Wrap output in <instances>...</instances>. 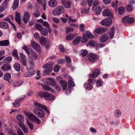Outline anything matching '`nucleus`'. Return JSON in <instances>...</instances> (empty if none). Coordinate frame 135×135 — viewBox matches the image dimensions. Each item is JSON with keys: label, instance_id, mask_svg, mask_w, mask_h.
Instances as JSON below:
<instances>
[{"label": "nucleus", "instance_id": "nucleus-1", "mask_svg": "<svg viewBox=\"0 0 135 135\" xmlns=\"http://www.w3.org/2000/svg\"><path fill=\"white\" fill-rule=\"evenodd\" d=\"M28 60L29 63L30 64V68H28V70H31L33 68L34 64V61L36 60L38 56L35 52H32L30 54L28 55Z\"/></svg>", "mask_w": 135, "mask_h": 135}, {"label": "nucleus", "instance_id": "nucleus-2", "mask_svg": "<svg viewBox=\"0 0 135 135\" xmlns=\"http://www.w3.org/2000/svg\"><path fill=\"white\" fill-rule=\"evenodd\" d=\"M25 113L28 118L32 122H35L38 124L41 123L40 120L33 113L25 112Z\"/></svg>", "mask_w": 135, "mask_h": 135}, {"label": "nucleus", "instance_id": "nucleus-3", "mask_svg": "<svg viewBox=\"0 0 135 135\" xmlns=\"http://www.w3.org/2000/svg\"><path fill=\"white\" fill-rule=\"evenodd\" d=\"M64 11V8L63 7L60 6L56 8L53 11L52 13L54 16H58L62 14Z\"/></svg>", "mask_w": 135, "mask_h": 135}, {"label": "nucleus", "instance_id": "nucleus-4", "mask_svg": "<svg viewBox=\"0 0 135 135\" xmlns=\"http://www.w3.org/2000/svg\"><path fill=\"white\" fill-rule=\"evenodd\" d=\"M43 81L45 84L52 86H55L56 85L55 79L52 78H45L43 80Z\"/></svg>", "mask_w": 135, "mask_h": 135}, {"label": "nucleus", "instance_id": "nucleus-5", "mask_svg": "<svg viewBox=\"0 0 135 135\" xmlns=\"http://www.w3.org/2000/svg\"><path fill=\"white\" fill-rule=\"evenodd\" d=\"M34 113L40 118H42L45 116V114L44 111L38 108H34L33 110Z\"/></svg>", "mask_w": 135, "mask_h": 135}, {"label": "nucleus", "instance_id": "nucleus-6", "mask_svg": "<svg viewBox=\"0 0 135 135\" xmlns=\"http://www.w3.org/2000/svg\"><path fill=\"white\" fill-rule=\"evenodd\" d=\"M93 37V35L90 32H88L86 33L83 35L81 42L82 43H85L87 41L89 38H92Z\"/></svg>", "mask_w": 135, "mask_h": 135}, {"label": "nucleus", "instance_id": "nucleus-7", "mask_svg": "<svg viewBox=\"0 0 135 135\" xmlns=\"http://www.w3.org/2000/svg\"><path fill=\"white\" fill-rule=\"evenodd\" d=\"M88 57L89 61L92 63L95 61L99 57L98 55L93 53L89 54L88 55Z\"/></svg>", "mask_w": 135, "mask_h": 135}, {"label": "nucleus", "instance_id": "nucleus-8", "mask_svg": "<svg viewBox=\"0 0 135 135\" xmlns=\"http://www.w3.org/2000/svg\"><path fill=\"white\" fill-rule=\"evenodd\" d=\"M122 21L124 23H132L134 21L133 18L132 17H129L127 16L124 17L122 19Z\"/></svg>", "mask_w": 135, "mask_h": 135}, {"label": "nucleus", "instance_id": "nucleus-9", "mask_svg": "<svg viewBox=\"0 0 135 135\" xmlns=\"http://www.w3.org/2000/svg\"><path fill=\"white\" fill-rule=\"evenodd\" d=\"M112 22V20L109 18L104 19L101 22V24L103 26H109L110 25Z\"/></svg>", "mask_w": 135, "mask_h": 135}, {"label": "nucleus", "instance_id": "nucleus-10", "mask_svg": "<svg viewBox=\"0 0 135 135\" xmlns=\"http://www.w3.org/2000/svg\"><path fill=\"white\" fill-rule=\"evenodd\" d=\"M30 13L27 12H24L23 14V20L26 23H27L29 21L30 18Z\"/></svg>", "mask_w": 135, "mask_h": 135}, {"label": "nucleus", "instance_id": "nucleus-11", "mask_svg": "<svg viewBox=\"0 0 135 135\" xmlns=\"http://www.w3.org/2000/svg\"><path fill=\"white\" fill-rule=\"evenodd\" d=\"M61 3L66 8H70L71 4V2L70 1L66 0H62L61 1Z\"/></svg>", "mask_w": 135, "mask_h": 135}, {"label": "nucleus", "instance_id": "nucleus-12", "mask_svg": "<svg viewBox=\"0 0 135 135\" xmlns=\"http://www.w3.org/2000/svg\"><path fill=\"white\" fill-rule=\"evenodd\" d=\"M103 16L109 17L111 18H113V15L111 12L108 9H105L104 10L102 13Z\"/></svg>", "mask_w": 135, "mask_h": 135}, {"label": "nucleus", "instance_id": "nucleus-13", "mask_svg": "<svg viewBox=\"0 0 135 135\" xmlns=\"http://www.w3.org/2000/svg\"><path fill=\"white\" fill-rule=\"evenodd\" d=\"M8 0H4L0 6V12H2L6 10L7 7Z\"/></svg>", "mask_w": 135, "mask_h": 135}, {"label": "nucleus", "instance_id": "nucleus-14", "mask_svg": "<svg viewBox=\"0 0 135 135\" xmlns=\"http://www.w3.org/2000/svg\"><path fill=\"white\" fill-rule=\"evenodd\" d=\"M31 44L32 47L36 50L38 52L40 51L41 47L38 44L34 41H33L31 42Z\"/></svg>", "mask_w": 135, "mask_h": 135}, {"label": "nucleus", "instance_id": "nucleus-15", "mask_svg": "<svg viewBox=\"0 0 135 135\" xmlns=\"http://www.w3.org/2000/svg\"><path fill=\"white\" fill-rule=\"evenodd\" d=\"M40 41L43 45L45 46L47 49L49 47V45L47 44L46 40L44 37H41L40 39Z\"/></svg>", "mask_w": 135, "mask_h": 135}, {"label": "nucleus", "instance_id": "nucleus-16", "mask_svg": "<svg viewBox=\"0 0 135 135\" xmlns=\"http://www.w3.org/2000/svg\"><path fill=\"white\" fill-rule=\"evenodd\" d=\"M50 94L46 92L41 91L38 93V95L41 97H44L45 100H47Z\"/></svg>", "mask_w": 135, "mask_h": 135}, {"label": "nucleus", "instance_id": "nucleus-17", "mask_svg": "<svg viewBox=\"0 0 135 135\" xmlns=\"http://www.w3.org/2000/svg\"><path fill=\"white\" fill-rule=\"evenodd\" d=\"M9 27L8 23L4 21L0 22V27L3 29H7Z\"/></svg>", "mask_w": 135, "mask_h": 135}, {"label": "nucleus", "instance_id": "nucleus-18", "mask_svg": "<svg viewBox=\"0 0 135 135\" xmlns=\"http://www.w3.org/2000/svg\"><path fill=\"white\" fill-rule=\"evenodd\" d=\"M34 105L36 107H37L39 108H41L44 109L48 113H50V112L49 110L45 105L41 104L37 102H35L34 103Z\"/></svg>", "mask_w": 135, "mask_h": 135}, {"label": "nucleus", "instance_id": "nucleus-19", "mask_svg": "<svg viewBox=\"0 0 135 135\" xmlns=\"http://www.w3.org/2000/svg\"><path fill=\"white\" fill-rule=\"evenodd\" d=\"M18 125L25 133H27L28 132V128L26 126L21 122L18 123Z\"/></svg>", "mask_w": 135, "mask_h": 135}, {"label": "nucleus", "instance_id": "nucleus-20", "mask_svg": "<svg viewBox=\"0 0 135 135\" xmlns=\"http://www.w3.org/2000/svg\"><path fill=\"white\" fill-rule=\"evenodd\" d=\"M107 30V28H98L96 29L94 31V32L97 34H101L104 32L106 31Z\"/></svg>", "mask_w": 135, "mask_h": 135}, {"label": "nucleus", "instance_id": "nucleus-21", "mask_svg": "<svg viewBox=\"0 0 135 135\" xmlns=\"http://www.w3.org/2000/svg\"><path fill=\"white\" fill-rule=\"evenodd\" d=\"M1 70L5 71H8L11 69L10 65L8 64H5L2 65L1 68Z\"/></svg>", "mask_w": 135, "mask_h": 135}, {"label": "nucleus", "instance_id": "nucleus-22", "mask_svg": "<svg viewBox=\"0 0 135 135\" xmlns=\"http://www.w3.org/2000/svg\"><path fill=\"white\" fill-rule=\"evenodd\" d=\"M89 45H90L91 46L95 47L97 50L98 49V47H97L98 45L97 44V42L96 41H94L92 40L89 41V42L87 44L86 46H88Z\"/></svg>", "mask_w": 135, "mask_h": 135}, {"label": "nucleus", "instance_id": "nucleus-23", "mask_svg": "<svg viewBox=\"0 0 135 135\" xmlns=\"http://www.w3.org/2000/svg\"><path fill=\"white\" fill-rule=\"evenodd\" d=\"M15 20L16 22L19 25H21V18L20 13L18 12H16V13Z\"/></svg>", "mask_w": 135, "mask_h": 135}, {"label": "nucleus", "instance_id": "nucleus-24", "mask_svg": "<svg viewBox=\"0 0 135 135\" xmlns=\"http://www.w3.org/2000/svg\"><path fill=\"white\" fill-rule=\"evenodd\" d=\"M92 9L95 11V14L97 15L100 14L102 10L101 7L99 6L94 8H92Z\"/></svg>", "mask_w": 135, "mask_h": 135}, {"label": "nucleus", "instance_id": "nucleus-25", "mask_svg": "<svg viewBox=\"0 0 135 135\" xmlns=\"http://www.w3.org/2000/svg\"><path fill=\"white\" fill-rule=\"evenodd\" d=\"M60 84L63 89L64 90H65L67 86V82L65 80H61L60 81Z\"/></svg>", "mask_w": 135, "mask_h": 135}, {"label": "nucleus", "instance_id": "nucleus-26", "mask_svg": "<svg viewBox=\"0 0 135 135\" xmlns=\"http://www.w3.org/2000/svg\"><path fill=\"white\" fill-rule=\"evenodd\" d=\"M99 73V71L98 69H96L94 70L92 74H89L90 76L94 78H96Z\"/></svg>", "mask_w": 135, "mask_h": 135}, {"label": "nucleus", "instance_id": "nucleus-27", "mask_svg": "<svg viewBox=\"0 0 135 135\" xmlns=\"http://www.w3.org/2000/svg\"><path fill=\"white\" fill-rule=\"evenodd\" d=\"M20 57L21 58L22 64L25 66H26V58L25 56L23 54H20Z\"/></svg>", "mask_w": 135, "mask_h": 135}, {"label": "nucleus", "instance_id": "nucleus-28", "mask_svg": "<svg viewBox=\"0 0 135 135\" xmlns=\"http://www.w3.org/2000/svg\"><path fill=\"white\" fill-rule=\"evenodd\" d=\"M108 37L107 35L104 34L100 37V41L103 42H106L108 39Z\"/></svg>", "mask_w": 135, "mask_h": 135}, {"label": "nucleus", "instance_id": "nucleus-29", "mask_svg": "<svg viewBox=\"0 0 135 135\" xmlns=\"http://www.w3.org/2000/svg\"><path fill=\"white\" fill-rule=\"evenodd\" d=\"M115 29L114 27L110 29L108 32L109 37L111 39H112L114 36Z\"/></svg>", "mask_w": 135, "mask_h": 135}, {"label": "nucleus", "instance_id": "nucleus-30", "mask_svg": "<svg viewBox=\"0 0 135 135\" xmlns=\"http://www.w3.org/2000/svg\"><path fill=\"white\" fill-rule=\"evenodd\" d=\"M49 5L52 7H54L57 5V2L55 0H50L48 2Z\"/></svg>", "mask_w": 135, "mask_h": 135}, {"label": "nucleus", "instance_id": "nucleus-31", "mask_svg": "<svg viewBox=\"0 0 135 135\" xmlns=\"http://www.w3.org/2000/svg\"><path fill=\"white\" fill-rule=\"evenodd\" d=\"M9 44V41L7 40L0 41V46H7Z\"/></svg>", "mask_w": 135, "mask_h": 135}, {"label": "nucleus", "instance_id": "nucleus-32", "mask_svg": "<svg viewBox=\"0 0 135 135\" xmlns=\"http://www.w3.org/2000/svg\"><path fill=\"white\" fill-rule=\"evenodd\" d=\"M39 85L40 86H41L44 89L46 90L50 91H53V90L51 88L46 85L41 83L39 84Z\"/></svg>", "mask_w": 135, "mask_h": 135}, {"label": "nucleus", "instance_id": "nucleus-33", "mask_svg": "<svg viewBox=\"0 0 135 135\" xmlns=\"http://www.w3.org/2000/svg\"><path fill=\"white\" fill-rule=\"evenodd\" d=\"M68 85L69 87H73L75 85V84L73 81L72 78L69 77L68 79Z\"/></svg>", "mask_w": 135, "mask_h": 135}, {"label": "nucleus", "instance_id": "nucleus-34", "mask_svg": "<svg viewBox=\"0 0 135 135\" xmlns=\"http://www.w3.org/2000/svg\"><path fill=\"white\" fill-rule=\"evenodd\" d=\"M54 64V63L53 62H50L49 63L46 64L44 65L42 68L43 69H45L47 68H52V66Z\"/></svg>", "mask_w": 135, "mask_h": 135}, {"label": "nucleus", "instance_id": "nucleus-35", "mask_svg": "<svg viewBox=\"0 0 135 135\" xmlns=\"http://www.w3.org/2000/svg\"><path fill=\"white\" fill-rule=\"evenodd\" d=\"M19 0H14L12 8L13 10H15L18 7L19 5Z\"/></svg>", "mask_w": 135, "mask_h": 135}, {"label": "nucleus", "instance_id": "nucleus-36", "mask_svg": "<svg viewBox=\"0 0 135 135\" xmlns=\"http://www.w3.org/2000/svg\"><path fill=\"white\" fill-rule=\"evenodd\" d=\"M34 71H32L30 72H26L24 73L23 76L26 77H30L35 74Z\"/></svg>", "mask_w": 135, "mask_h": 135}, {"label": "nucleus", "instance_id": "nucleus-37", "mask_svg": "<svg viewBox=\"0 0 135 135\" xmlns=\"http://www.w3.org/2000/svg\"><path fill=\"white\" fill-rule=\"evenodd\" d=\"M81 37L80 36H78L73 41V44L74 45L78 44L80 41Z\"/></svg>", "mask_w": 135, "mask_h": 135}, {"label": "nucleus", "instance_id": "nucleus-38", "mask_svg": "<svg viewBox=\"0 0 135 135\" xmlns=\"http://www.w3.org/2000/svg\"><path fill=\"white\" fill-rule=\"evenodd\" d=\"M84 85L85 88L87 90H91L93 88L92 85L88 83H85Z\"/></svg>", "mask_w": 135, "mask_h": 135}, {"label": "nucleus", "instance_id": "nucleus-39", "mask_svg": "<svg viewBox=\"0 0 135 135\" xmlns=\"http://www.w3.org/2000/svg\"><path fill=\"white\" fill-rule=\"evenodd\" d=\"M4 20L8 21L10 23L11 25L12 26L14 30L16 31L17 29L15 24L12 22L10 21V19L8 18H5L4 19Z\"/></svg>", "mask_w": 135, "mask_h": 135}, {"label": "nucleus", "instance_id": "nucleus-40", "mask_svg": "<svg viewBox=\"0 0 135 135\" xmlns=\"http://www.w3.org/2000/svg\"><path fill=\"white\" fill-rule=\"evenodd\" d=\"M14 68L17 71H19L21 69V67L20 64L17 63H15L14 65Z\"/></svg>", "mask_w": 135, "mask_h": 135}, {"label": "nucleus", "instance_id": "nucleus-41", "mask_svg": "<svg viewBox=\"0 0 135 135\" xmlns=\"http://www.w3.org/2000/svg\"><path fill=\"white\" fill-rule=\"evenodd\" d=\"M40 31L41 34L43 35L46 36L47 35V31L46 29L44 28H43Z\"/></svg>", "mask_w": 135, "mask_h": 135}, {"label": "nucleus", "instance_id": "nucleus-42", "mask_svg": "<svg viewBox=\"0 0 135 135\" xmlns=\"http://www.w3.org/2000/svg\"><path fill=\"white\" fill-rule=\"evenodd\" d=\"M11 78V75L9 73H6L4 76V79L5 80L8 81Z\"/></svg>", "mask_w": 135, "mask_h": 135}, {"label": "nucleus", "instance_id": "nucleus-43", "mask_svg": "<svg viewBox=\"0 0 135 135\" xmlns=\"http://www.w3.org/2000/svg\"><path fill=\"white\" fill-rule=\"evenodd\" d=\"M27 123L29 126L31 130H32L33 129L34 126L32 123L29 121L27 119H26Z\"/></svg>", "mask_w": 135, "mask_h": 135}, {"label": "nucleus", "instance_id": "nucleus-44", "mask_svg": "<svg viewBox=\"0 0 135 135\" xmlns=\"http://www.w3.org/2000/svg\"><path fill=\"white\" fill-rule=\"evenodd\" d=\"M16 118L18 120L20 121H23L24 119L23 117L21 114L17 115L16 116Z\"/></svg>", "mask_w": 135, "mask_h": 135}, {"label": "nucleus", "instance_id": "nucleus-45", "mask_svg": "<svg viewBox=\"0 0 135 135\" xmlns=\"http://www.w3.org/2000/svg\"><path fill=\"white\" fill-rule=\"evenodd\" d=\"M53 70L52 68H48L44 71V75H46L47 74L51 72Z\"/></svg>", "mask_w": 135, "mask_h": 135}, {"label": "nucleus", "instance_id": "nucleus-46", "mask_svg": "<svg viewBox=\"0 0 135 135\" xmlns=\"http://www.w3.org/2000/svg\"><path fill=\"white\" fill-rule=\"evenodd\" d=\"M125 9L122 6L119 7L118 9L119 13L120 14H123L124 12Z\"/></svg>", "mask_w": 135, "mask_h": 135}, {"label": "nucleus", "instance_id": "nucleus-47", "mask_svg": "<svg viewBox=\"0 0 135 135\" xmlns=\"http://www.w3.org/2000/svg\"><path fill=\"white\" fill-rule=\"evenodd\" d=\"M99 4V3L98 1L97 0H95L93 3L92 8H94L98 6Z\"/></svg>", "mask_w": 135, "mask_h": 135}, {"label": "nucleus", "instance_id": "nucleus-48", "mask_svg": "<svg viewBox=\"0 0 135 135\" xmlns=\"http://www.w3.org/2000/svg\"><path fill=\"white\" fill-rule=\"evenodd\" d=\"M103 83L102 81L98 80L96 82V86L97 87H99L102 85Z\"/></svg>", "mask_w": 135, "mask_h": 135}, {"label": "nucleus", "instance_id": "nucleus-49", "mask_svg": "<svg viewBox=\"0 0 135 135\" xmlns=\"http://www.w3.org/2000/svg\"><path fill=\"white\" fill-rule=\"evenodd\" d=\"M12 58L11 56H9L6 58L4 61L5 62L7 63H9L12 61Z\"/></svg>", "mask_w": 135, "mask_h": 135}, {"label": "nucleus", "instance_id": "nucleus-50", "mask_svg": "<svg viewBox=\"0 0 135 135\" xmlns=\"http://www.w3.org/2000/svg\"><path fill=\"white\" fill-rule=\"evenodd\" d=\"M17 100H16L15 101V102L12 103L14 107H18L20 105V103L18 102Z\"/></svg>", "mask_w": 135, "mask_h": 135}, {"label": "nucleus", "instance_id": "nucleus-51", "mask_svg": "<svg viewBox=\"0 0 135 135\" xmlns=\"http://www.w3.org/2000/svg\"><path fill=\"white\" fill-rule=\"evenodd\" d=\"M114 115L117 117H118L120 116L121 114V112L119 110H117L114 112Z\"/></svg>", "mask_w": 135, "mask_h": 135}, {"label": "nucleus", "instance_id": "nucleus-52", "mask_svg": "<svg viewBox=\"0 0 135 135\" xmlns=\"http://www.w3.org/2000/svg\"><path fill=\"white\" fill-rule=\"evenodd\" d=\"M74 38V35L72 34H70L68 35L66 37V39L68 41H69L72 39Z\"/></svg>", "mask_w": 135, "mask_h": 135}, {"label": "nucleus", "instance_id": "nucleus-53", "mask_svg": "<svg viewBox=\"0 0 135 135\" xmlns=\"http://www.w3.org/2000/svg\"><path fill=\"white\" fill-rule=\"evenodd\" d=\"M35 26L37 30L40 31L43 28L41 25L38 24H36Z\"/></svg>", "mask_w": 135, "mask_h": 135}, {"label": "nucleus", "instance_id": "nucleus-54", "mask_svg": "<svg viewBox=\"0 0 135 135\" xmlns=\"http://www.w3.org/2000/svg\"><path fill=\"white\" fill-rule=\"evenodd\" d=\"M13 55L15 59H17L18 58L17 51V50H14L13 52Z\"/></svg>", "mask_w": 135, "mask_h": 135}, {"label": "nucleus", "instance_id": "nucleus-55", "mask_svg": "<svg viewBox=\"0 0 135 135\" xmlns=\"http://www.w3.org/2000/svg\"><path fill=\"white\" fill-rule=\"evenodd\" d=\"M88 53V51L86 50H82L81 51V55L83 56H85Z\"/></svg>", "mask_w": 135, "mask_h": 135}, {"label": "nucleus", "instance_id": "nucleus-56", "mask_svg": "<svg viewBox=\"0 0 135 135\" xmlns=\"http://www.w3.org/2000/svg\"><path fill=\"white\" fill-rule=\"evenodd\" d=\"M22 84V83H20L19 82L15 81L13 83V86L14 87L18 86H20Z\"/></svg>", "mask_w": 135, "mask_h": 135}, {"label": "nucleus", "instance_id": "nucleus-57", "mask_svg": "<svg viewBox=\"0 0 135 135\" xmlns=\"http://www.w3.org/2000/svg\"><path fill=\"white\" fill-rule=\"evenodd\" d=\"M33 15L35 17H38L40 16V14L39 11H36L33 12Z\"/></svg>", "mask_w": 135, "mask_h": 135}, {"label": "nucleus", "instance_id": "nucleus-58", "mask_svg": "<svg viewBox=\"0 0 135 135\" xmlns=\"http://www.w3.org/2000/svg\"><path fill=\"white\" fill-rule=\"evenodd\" d=\"M133 7L130 4L128 5L126 7L127 10L128 12L131 11L133 9Z\"/></svg>", "mask_w": 135, "mask_h": 135}, {"label": "nucleus", "instance_id": "nucleus-59", "mask_svg": "<svg viewBox=\"0 0 135 135\" xmlns=\"http://www.w3.org/2000/svg\"><path fill=\"white\" fill-rule=\"evenodd\" d=\"M54 99H55L54 96L50 94L49 97L46 99L47 100H51Z\"/></svg>", "mask_w": 135, "mask_h": 135}, {"label": "nucleus", "instance_id": "nucleus-60", "mask_svg": "<svg viewBox=\"0 0 135 135\" xmlns=\"http://www.w3.org/2000/svg\"><path fill=\"white\" fill-rule=\"evenodd\" d=\"M65 59L66 62L68 63H71V60L69 56H67L65 57Z\"/></svg>", "mask_w": 135, "mask_h": 135}, {"label": "nucleus", "instance_id": "nucleus-61", "mask_svg": "<svg viewBox=\"0 0 135 135\" xmlns=\"http://www.w3.org/2000/svg\"><path fill=\"white\" fill-rule=\"evenodd\" d=\"M22 49L26 51L28 55L29 54L30 52L29 51L28 48L27 46H24L23 47Z\"/></svg>", "mask_w": 135, "mask_h": 135}, {"label": "nucleus", "instance_id": "nucleus-62", "mask_svg": "<svg viewBox=\"0 0 135 135\" xmlns=\"http://www.w3.org/2000/svg\"><path fill=\"white\" fill-rule=\"evenodd\" d=\"M59 69V66L58 65H57L54 67V71L55 72L57 73L58 72Z\"/></svg>", "mask_w": 135, "mask_h": 135}, {"label": "nucleus", "instance_id": "nucleus-63", "mask_svg": "<svg viewBox=\"0 0 135 135\" xmlns=\"http://www.w3.org/2000/svg\"><path fill=\"white\" fill-rule=\"evenodd\" d=\"M84 25L83 23L81 24L79 27V30L83 32L84 29Z\"/></svg>", "mask_w": 135, "mask_h": 135}, {"label": "nucleus", "instance_id": "nucleus-64", "mask_svg": "<svg viewBox=\"0 0 135 135\" xmlns=\"http://www.w3.org/2000/svg\"><path fill=\"white\" fill-rule=\"evenodd\" d=\"M73 31V28L71 27H67L66 29V32L67 33L68 32H71Z\"/></svg>", "mask_w": 135, "mask_h": 135}]
</instances>
